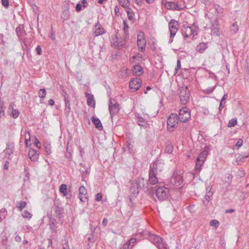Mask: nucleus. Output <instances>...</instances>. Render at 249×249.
Returning <instances> with one entry per match:
<instances>
[{"instance_id": "de8ad7c7", "label": "nucleus", "mask_w": 249, "mask_h": 249, "mask_svg": "<svg viewBox=\"0 0 249 249\" xmlns=\"http://www.w3.org/2000/svg\"><path fill=\"white\" fill-rule=\"evenodd\" d=\"M1 3L2 5L6 8H8L9 6V0H1Z\"/></svg>"}, {"instance_id": "864d4df0", "label": "nucleus", "mask_w": 249, "mask_h": 249, "mask_svg": "<svg viewBox=\"0 0 249 249\" xmlns=\"http://www.w3.org/2000/svg\"><path fill=\"white\" fill-rule=\"evenodd\" d=\"M36 50V52L37 53L38 55L41 54L42 50H41V48L39 45L37 46Z\"/></svg>"}, {"instance_id": "09e8293b", "label": "nucleus", "mask_w": 249, "mask_h": 249, "mask_svg": "<svg viewBox=\"0 0 249 249\" xmlns=\"http://www.w3.org/2000/svg\"><path fill=\"white\" fill-rule=\"evenodd\" d=\"M215 87V86H214L213 87H209L207 88L206 89H205V91L206 93H210L214 90Z\"/></svg>"}, {"instance_id": "0e129e2a", "label": "nucleus", "mask_w": 249, "mask_h": 249, "mask_svg": "<svg viewBox=\"0 0 249 249\" xmlns=\"http://www.w3.org/2000/svg\"><path fill=\"white\" fill-rule=\"evenodd\" d=\"M8 164H9V162L8 161H6L4 165V169H5V170L8 169V167H9Z\"/></svg>"}, {"instance_id": "4be33fe9", "label": "nucleus", "mask_w": 249, "mask_h": 249, "mask_svg": "<svg viewBox=\"0 0 249 249\" xmlns=\"http://www.w3.org/2000/svg\"><path fill=\"white\" fill-rule=\"evenodd\" d=\"M86 97L87 100V104L90 107L95 106V102L94 100L93 96L89 93H86Z\"/></svg>"}, {"instance_id": "338daca9", "label": "nucleus", "mask_w": 249, "mask_h": 249, "mask_svg": "<svg viewBox=\"0 0 249 249\" xmlns=\"http://www.w3.org/2000/svg\"><path fill=\"white\" fill-rule=\"evenodd\" d=\"M215 10L218 13L220 12V10L219 9L220 6L219 5L216 4L214 6Z\"/></svg>"}, {"instance_id": "58836bf2", "label": "nucleus", "mask_w": 249, "mask_h": 249, "mask_svg": "<svg viewBox=\"0 0 249 249\" xmlns=\"http://www.w3.org/2000/svg\"><path fill=\"white\" fill-rule=\"evenodd\" d=\"M14 146L13 145H8L6 149H5L6 153L9 155V157L10 154L13 153Z\"/></svg>"}, {"instance_id": "f03ea898", "label": "nucleus", "mask_w": 249, "mask_h": 249, "mask_svg": "<svg viewBox=\"0 0 249 249\" xmlns=\"http://www.w3.org/2000/svg\"><path fill=\"white\" fill-rule=\"evenodd\" d=\"M152 172L153 171H149L148 184L145 188V189H146V191H149V194L150 195H153L154 192V190L151 185H156L159 182L157 177L158 174Z\"/></svg>"}, {"instance_id": "9b49d317", "label": "nucleus", "mask_w": 249, "mask_h": 249, "mask_svg": "<svg viewBox=\"0 0 249 249\" xmlns=\"http://www.w3.org/2000/svg\"><path fill=\"white\" fill-rule=\"evenodd\" d=\"M163 168L164 164L160 160H157L150 166L149 171H153L152 172L158 174L162 171Z\"/></svg>"}, {"instance_id": "e433bc0d", "label": "nucleus", "mask_w": 249, "mask_h": 249, "mask_svg": "<svg viewBox=\"0 0 249 249\" xmlns=\"http://www.w3.org/2000/svg\"><path fill=\"white\" fill-rule=\"evenodd\" d=\"M24 133H25L24 138H25V144L27 146L28 141H30V139H31L30 133L29 131H26Z\"/></svg>"}, {"instance_id": "7c9ffc66", "label": "nucleus", "mask_w": 249, "mask_h": 249, "mask_svg": "<svg viewBox=\"0 0 249 249\" xmlns=\"http://www.w3.org/2000/svg\"><path fill=\"white\" fill-rule=\"evenodd\" d=\"M38 96L40 98V102H42L46 95V91L45 89H40L38 93Z\"/></svg>"}, {"instance_id": "774afa93", "label": "nucleus", "mask_w": 249, "mask_h": 249, "mask_svg": "<svg viewBox=\"0 0 249 249\" xmlns=\"http://www.w3.org/2000/svg\"><path fill=\"white\" fill-rule=\"evenodd\" d=\"M9 109L10 110H12V111L13 110V109H15L14 108V104H13V103H11V104H10L9 107Z\"/></svg>"}, {"instance_id": "8fccbe9b", "label": "nucleus", "mask_w": 249, "mask_h": 249, "mask_svg": "<svg viewBox=\"0 0 249 249\" xmlns=\"http://www.w3.org/2000/svg\"><path fill=\"white\" fill-rule=\"evenodd\" d=\"M243 140L242 139H239L235 144V146L238 148L240 147L243 144Z\"/></svg>"}, {"instance_id": "c85d7f7f", "label": "nucleus", "mask_w": 249, "mask_h": 249, "mask_svg": "<svg viewBox=\"0 0 249 249\" xmlns=\"http://www.w3.org/2000/svg\"><path fill=\"white\" fill-rule=\"evenodd\" d=\"M44 148L45 151L47 155H49L52 154V151L51 143H50L49 142H45Z\"/></svg>"}, {"instance_id": "ddd939ff", "label": "nucleus", "mask_w": 249, "mask_h": 249, "mask_svg": "<svg viewBox=\"0 0 249 249\" xmlns=\"http://www.w3.org/2000/svg\"><path fill=\"white\" fill-rule=\"evenodd\" d=\"M142 80L139 78H133L129 82V88L133 92L138 90L141 87Z\"/></svg>"}, {"instance_id": "f257e3e1", "label": "nucleus", "mask_w": 249, "mask_h": 249, "mask_svg": "<svg viewBox=\"0 0 249 249\" xmlns=\"http://www.w3.org/2000/svg\"><path fill=\"white\" fill-rule=\"evenodd\" d=\"M149 239L159 249H168L166 247V244L163 242L162 239L159 236L150 233Z\"/></svg>"}, {"instance_id": "6e6d98bb", "label": "nucleus", "mask_w": 249, "mask_h": 249, "mask_svg": "<svg viewBox=\"0 0 249 249\" xmlns=\"http://www.w3.org/2000/svg\"><path fill=\"white\" fill-rule=\"evenodd\" d=\"M213 24H214V26H219V22L217 18L215 19L213 21H211V26L213 25Z\"/></svg>"}, {"instance_id": "f8f14e48", "label": "nucleus", "mask_w": 249, "mask_h": 249, "mask_svg": "<svg viewBox=\"0 0 249 249\" xmlns=\"http://www.w3.org/2000/svg\"><path fill=\"white\" fill-rule=\"evenodd\" d=\"M119 104L113 99H110L108 104V108L110 115L117 114L119 111Z\"/></svg>"}, {"instance_id": "393cba45", "label": "nucleus", "mask_w": 249, "mask_h": 249, "mask_svg": "<svg viewBox=\"0 0 249 249\" xmlns=\"http://www.w3.org/2000/svg\"><path fill=\"white\" fill-rule=\"evenodd\" d=\"M133 72L136 75L140 76L142 73V68L140 65H136L134 66Z\"/></svg>"}, {"instance_id": "c03bdc74", "label": "nucleus", "mask_w": 249, "mask_h": 249, "mask_svg": "<svg viewBox=\"0 0 249 249\" xmlns=\"http://www.w3.org/2000/svg\"><path fill=\"white\" fill-rule=\"evenodd\" d=\"M19 115V112L17 109H13L11 113V116L14 118H17Z\"/></svg>"}, {"instance_id": "9d476101", "label": "nucleus", "mask_w": 249, "mask_h": 249, "mask_svg": "<svg viewBox=\"0 0 249 249\" xmlns=\"http://www.w3.org/2000/svg\"><path fill=\"white\" fill-rule=\"evenodd\" d=\"M190 116L191 115L190 112L189 111V109L186 107H184L180 109L178 117L181 122H186L188 121Z\"/></svg>"}, {"instance_id": "c756f323", "label": "nucleus", "mask_w": 249, "mask_h": 249, "mask_svg": "<svg viewBox=\"0 0 249 249\" xmlns=\"http://www.w3.org/2000/svg\"><path fill=\"white\" fill-rule=\"evenodd\" d=\"M130 190L134 195L138 194L140 191V189L138 187V185L135 183L134 182L132 183V185L130 188Z\"/></svg>"}, {"instance_id": "4c0bfd02", "label": "nucleus", "mask_w": 249, "mask_h": 249, "mask_svg": "<svg viewBox=\"0 0 249 249\" xmlns=\"http://www.w3.org/2000/svg\"><path fill=\"white\" fill-rule=\"evenodd\" d=\"M128 18L129 20H133L134 19V13L132 12L130 8H128L127 11Z\"/></svg>"}, {"instance_id": "0eeeda50", "label": "nucleus", "mask_w": 249, "mask_h": 249, "mask_svg": "<svg viewBox=\"0 0 249 249\" xmlns=\"http://www.w3.org/2000/svg\"><path fill=\"white\" fill-rule=\"evenodd\" d=\"M208 155V152L207 150H204L199 154L196 162V169L197 170L201 169V167L204 164Z\"/></svg>"}, {"instance_id": "72a5a7b5", "label": "nucleus", "mask_w": 249, "mask_h": 249, "mask_svg": "<svg viewBox=\"0 0 249 249\" xmlns=\"http://www.w3.org/2000/svg\"><path fill=\"white\" fill-rule=\"evenodd\" d=\"M116 46L118 47H122L125 42V40L126 38H125L124 39H122L121 38H119L118 37L116 36Z\"/></svg>"}, {"instance_id": "4d7b16f0", "label": "nucleus", "mask_w": 249, "mask_h": 249, "mask_svg": "<svg viewBox=\"0 0 249 249\" xmlns=\"http://www.w3.org/2000/svg\"><path fill=\"white\" fill-rule=\"evenodd\" d=\"M81 7H82V6H81V4H80V3H77L76 5V10L77 11V12H79L81 10Z\"/></svg>"}, {"instance_id": "473e14b6", "label": "nucleus", "mask_w": 249, "mask_h": 249, "mask_svg": "<svg viewBox=\"0 0 249 249\" xmlns=\"http://www.w3.org/2000/svg\"><path fill=\"white\" fill-rule=\"evenodd\" d=\"M230 30L232 34H236L239 30V26L236 23H233L231 26Z\"/></svg>"}, {"instance_id": "c9c22d12", "label": "nucleus", "mask_w": 249, "mask_h": 249, "mask_svg": "<svg viewBox=\"0 0 249 249\" xmlns=\"http://www.w3.org/2000/svg\"><path fill=\"white\" fill-rule=\"evenodd\" d=\"M22 216L24 218H28L30 219L32 217V214L28 211H24L22 214Z\"/></svg>"}, {"instance_id": "a211bd4d", "label": "nucleus", "mask_w": 249, "mask_h": 249, "mask_svg": "<svg viewBox=\"0 0 249 249\" xmlns=\"http://www.w3.org/2000/svg\"><path fill=\"white\" fill-rule=\"evenodd\" d=\"M136 241V238H131L123 246L121 249H132Z\"/></svg>"}, {"instance_id": "13d9d810", "label": "nucleus", "mask_w": 249, "mask_h": 249, "mask_svg": "<svg viewBox=\"0 0 249 249\" xmlns=\"http://www.w3.org/2000/svg\"><path fill=\"white\" fill-rule=\"evenodd\" d=\"M65 243L63 244V249H69L68 241L65 240Z\"/></svg>"}, {"instance_id": "a878e982", "label": "nucleus", "mask_w": 249, "mask_h": 249, "mask_svg": "<svg viewBox=\"0 0 249 249\" xmlns=\"http://www.w3.org/2000/svg\"><path fill=\"white\" fill-rule=\"evenodd\" d=\"M213 193L210 191L206 194L204 197V200H203V203L205 204L206 206L209 204L210 200L211 199V198L213 196Z\"/></svg>"}, {"instance_id": "bf43d9fd", "label": "nucleus", "mask_w": 249, "mask_h": 249, "mask_svg": "<svg viewBox=\"0 0 249 249\" xmlns=\"http://www.w3.org/2000/svg\"><path fill=\"white\" fill-rule=\"evenodd\" d=\"M15 240L17 242H20L21 241V238L18 235H17L15 236Z\"/></svg>"}, {"instance_id": "aec40b11", "label": "nucleus", "mask_w": 249, "mask_h": 249, "mask_svg": "<svg viewBox=\"0 0 249 249\" xmlns=\"http://www.w3.org/2000/svg\"><path fill=\"white\" fill-rule=\"evenodd\" d=\"M67 185L65 184H62L59 187V192L66 197V198L69 199L71 196L68 195Z\"/></svg>"}, {"instance_id": "423d86ee", "label": "nucleus", "mask_w": 249, "mask_h": 249, "mask_svg": "<svg viewBox=\"0 0 249 249\" xmlns=\"http://www.w3.org/2000/svg\"><path fill=\"white\" fill-rule=\"evenodd\" d=\"M161 4L165 8L168 10L181 11L183 9V7L177 2L167 1L166 0H162Z\"/></svg>"}, {"instance_id": "1a4fd4ad", "label": "nucleus", "mask_w": 249, "mask_h": 249, "mask_svg": "<svg viewBox=\"0 0 249 249\" xmlns=\"http://www.w3.org/2000/svg\"><path fill=\"white\" fill-rule=\"evenodd\" d=\"M146 41L144 37V34L140 31L137 36V45L140 51L143 52L145 51Z\"/></svg>"}, {"instance_id": "ea45409f", "label": "nucleus", "mask_w": 249, "mask_h": 249, "mask_svg": "<svg viewBox=\"0 0 249 249\" xmlns=\"http://www.w3.org/2000/svg\"><path fill=\"white\" fill-rule=\"evenodd\" d=\"M120 4L124 7H127L129 4V0H118Z\"/></svg>"}, {"instance_id": "49530a36", "label": "nucleus", "mask_w": 249, "mask_h": 249, "mask_svg": "<svg viewBox=\"0 0 249 249\" xmlns=\"http://www.w3.org/2000/svg\"><path fill=\"white\" fill-rule=\"evenodd\" d=\"M124 24V33L125 34V38H128V26L126 25L125 23Z\"/></svg>"}, {"instance_id": "412c9836", "label": "nucleus", "mask_w": 249, "mask_h": 249, "mask_svg": "<svg viewBox=\"0 0 249 249\" xmlns=\"http://www.w3.org/2000/svg\"><path fill=\"white\" fill-rule=\"evenodd\" d=\"M91 121L98 130H101L103 129V127L102 123L98 118L92 117Z\"/></svg>"}, {"instance_id": "6ab92c4d", "label": "nucleus", "mask_w": 249, "mask_h": 249, "mask_svg": "<svg viewBox=\"0 0 249 249\" xmlns=\"http://www.w3.org/2000/svg\"><path fill=\"white\" fill-rule=\"evenodd\" d=\"M105 33V30L104 28L102 27L101 25L98 22L95 25V31L94 32V36H97L100 35H102Z\"/></svg>"}, {"instance_id": "6e6552de", "label": "nucleus", "mask_w": 249, "mask_h": 249, "mask_svg": "<svg viewBox=\"0 0 249 249\" xmlns=\"http://www.w3.org/2000/svg\"><path fill=\"white\" fill-rule=\"evenodd\" d=\"M190 92L187 87H182L180 89L179 96L181 104H186L189 100Z\"/></svg>"}, {"instance_id": "5701e85b", "label": "nucleus", "mask_w": 249, "mask_h": 249, "mask_svg": "<svg viewBox=\"0 0 249 249\" xmlns=\"http://www.w3.org/2000/svg\"><path fill=\"white\" fill-rule=\"evenodd\" d=\"M208 47V45L207 43H200L197 46L196 51L199 53H202Z\"/></svg>"}, {"instance_id": "2f4dec72", "label": "nucleus", "mask_w": 249, "mask_h": 249, "mask_svg": "<svg viewBox=\"0 0 249 249\" xmlns=\"http://www.w3.org/2000/svg\"><path fill=\"white\" fill-rule=\"evenodd\" d=\"M27 205L26 201L18 202L16 204V208H18L20 211H21Z\"/></svg>"}, {"instance_id": "5fc2aeb1", "label": "nucleus", "mask_w": 249, "mask_h": 249, "mask_svg": "<svg viewBox=\"0 0 249 249\" xmlns=\"http://www.w3.org/2000/svg\"><path fill=\"white\" fill-rule=\"evenodd\" d=\"M180 67H181V62H180V61L179 59H178V61H177V67L176 68V72H177L178 71V70L180 68Z\"/></svg>"}, {"instance_id": "f3484780", "label": "nucleus", "mask_w": 249, "mask_h": 249, "mask_svg": "<svg viewBox=\"0 0 249 249\" xmlns=\"http://www.w3.org/2000/svg\"><path fill=\"white\" fill-rule=\"evenodd\" d=\"M28 156L32 161H36L38 159L39 153L37 151H36L33 149H31L29 151Z\"/></svg>"}, {"instance_id": "a19ab883", "label": "nucleus", "mask_w": 249, "mask_h": 249, "mask_svg": "<svg viewBox=\"0 0 249 249\" xmlns=\"http://www.w3.org/2000/svg\"><path fill=\"white\" fill-rule=\"evenodd\" d=\"M210 225L212 227L217 228L219 226V222L217 220L213 219L210 221Z\"/></svg>"}, {"instance_id": "7ed1b4c3", "label": "nucleus", "mask_w": 249, "mask_h": 249, "mask_svg": "<svg viewBox=\"0 0 249 249\" xmlns=\"http://www.w3.org/2000/svg\"><path fill=\"white\" fill-rule=\"evenodd\" d=\"M183 180V177L181 172L175 170L170 178V183L174 186H179L182 184Z\"/></svg>"}, {"instance_id": "79ce46f5", "label": "nucleus", "mask_w": 249, "mask_h": 249, "mask_svg": "<svg viewBox=\"0 0 249 249\" xmlns=\"http://www.w3.org/2000/svg\"><path fill=\"white\" fill-rule=\"evenodd\" d=\"M237 124V119H232L231 121H230L228 123V126L229 127H231L234 126Z\"/></svg>"}, {"instance_id": "4468645a", "label": "nucleus", "mask_w": 249, "mask_h": 249, "mask_svg": "<svg viewBox=\"0 0 249 249\" xmlns=\"http://www.w3.org/2000/svg\"><path fill=\"white\" fill-rule=\"evenodd\" d=\"M168 26L171 36H174L178 32L179 27L178 21L175 19H171L169 23Z\"/></svg>"}, {"instance_id": "a18cd8bd", "label": "nucleus", "mask_w": 249, "mask_h": 249, "mask_svg": "<svg viewBox=\"0 0 249 249\" xmlns=\"http://www.w3.org/2000/svg\"><path fill=\"white\" fill-rule=\"evenodd\" d=\"M6 215V211L5 209H2L0 210V222L2 220V217H5Z\"/></svg>"}, {"instance_id": "bb28decb", "label": "nucleus", "mask_w": 249, "mask_h": 249, "mask_svg": "<svg viewBox=\"0 0 249 249\" xmlns=\"http://www.w3.org/2000/svg\"><path fill=\"white\" fill-rule=\"evenodd\" d=\"M134 183L138 185V187L139 188L140 190L142 188H144V189L145 188L144 187V180L143 178H138L134 182ZM145 191H147L146 189L145 190Z\"/></svg>"}, {"instance_id": "603ef678", "label": "nucleus", "mask_w": 249, "mask_h": 249, "mask_svg": "<svg viewBox=\"0 0 249 249\" xmlns=\"http://www.w3.org/2000/svg\"><path fill=\"white\" fill-rule=\"evenodd\" d=\"M35 144L36 145V146H37V147H38V148H40V142L39 141V140H38V139L36 137H35Z\"/></svg>"}, {"instance_id": "37998d69", "label": "nucleus", "mask_w": 249, "mask_h": 249, "mask_svg": "<svg viewBox=\"0 0 249 249\" xmlns=\"http://www.w3.org/2000/svg\"><path fill=\"white\" fill-rule=\"evenodd\" d=\"M165 150L168 153H171L173 151L172 145L169 143H167Z\"/></svg>"}, {"instance_id": "2eb2a0df", "label": "nucleus", "mask_w": 249, "mask_h": 249, "mask_svg": "<svg viewBox=\"0 0 249 249\" xmlns=\"http://www.w3.org/2000/svg\"><path fill=\"white\" fill-rule=\"evenodd\" d=\"M78 197L82 202H86L88 200L87 191L84 186H81L79 188Z\"/></svg>"}, {"instance_id": "dca6fc26", "label": "nucleus", "mask_w": 249, "mask_h": 249, "mask_svg": "<svg viewBox=\"0 0 249 249\" xmlns=\"http://www.w3.org/2000/svg\"><path fill=\"white\" fill-rule=\"evenodd\" d=\"M195 30L190 26H184L182 29V35L185 38H188L194 34Z\"/></svg>"}, {"instance_id": "3c124183", "label": "nucleus", "mask_w": 249, "mask_h": 249, "mask_svg": "<svg viewBox=\"0 0 249 249\" xmlns=\"http://www.w3.org/2000/svg\"><path fill=\"white\" fill-rule=\"evenodd\" d=\"M102 196L101 194L98 193L96 195L95 200L97 201H101L102 200Z\"/></svg>"}, {"instance_id": "e2e57ef3", "label": "nucleus", "mask_w": 249, "mask_h": 249, "mask_svg": "<svg viewBox=\"0 0 249 249\" xmlns=\"http://www.w3.org/2000/svg\"><path fill=\"white\" fill-rule=\"evenodd\" d=\"M4 115V110L3 107H0V116H3Z\"/></svg>"}, {"instance_id": "20e7f679", "label": "nucleus", "mask_w": 249, "mask_h": 249, "mask_svg": "<svg viewBox=\"0 0 249 249\" xmlns=\"http://www.w3.org/2000/svg\"><path fill=\"white\" fill-rule=\"evenodd\" d=\"M156 194L160 201H163L169 196V189L164 186L158 187L156 190Z\"/></svg>"}, {"instance_id": "052dcab7", "label": "nucleus", "mask_w": 249, "mask_h": 249, "mask_svg": "<svg viewBox=\"0 0 249 249\" xmlns=\"http://www.w3.org/2000/svg\"><path fill=\"white\" fill-rule=\"evenodd\" d=\"M228 93H226V94H225L223 95V97L222 98L221 100V101H220V102H221V103H223V102L224 101H225V100L228 98Z\"/></svg>"}, {"instance_id": "b1692460", "label": "nucleus", "mask_w": 249, "mask_h": 249, "mask_svg": "<svg viewBox=\"0 0 249 249\" xmlns=\"http://www.w3.org/2000/svg\"><path fill=\"white\" fill-rule=\"evenodd\" d=\"M66 93L65 92V95H64V101L65 103V112L66 114L68 115L70 113L71 109L70 107V101L67 98V97H66Z\"/></svg>"}, {"instance_id": "f704fd0d", "label": "nucleus", "mask_w": 249, "mask_h": 249, "mask_svg": "<svg viewBox=\"0 0 249 249\" xmlns=\"http://www.w3.org/2000/svg\"><path fill=\"white\" fill-rule=\"evenodd\" d=\"M16 30L17 35L18 36H22L23 34L25 32V31L24 30L23 27H21L20 26H18V27H17Z\"/></svg>"}, {"instance_id": "cd10ccee", "label": "nucleus", "mask_w": 249, "mask_h": 249, "mask_svg": "<svg viewBox=\"0 0 249 249\" xmlns=\"http://www.w3.org/2000/svg\"><path fill=\"white\" fill-rule=\"evenodd\" d=\"M212 34L214 36H219L220 35V30L218 26H214V24L211 26Z\"/></svg>"}, {"instance_id": "69168bd1", "label": "nucleus", "mask_w": 249, "mask_h": 249, "mask_svg": "<svg viewBox=\"0 0 249 249\" xmlns=\"http://www.w3.org/2000/svg\"><path fill=\"white\" fill-rule=\"evenodd\" d=\"M54 104V102L53 99H50L48 101V104L51 106H53Z\"/></svg>"}, {"instance_id": "39448f33", "label": "nucleus", "mask_w": 249, "mask_h": 249, "mask_svg": "<svg viewBox=\"0 0 249 249\" xmlns=\"http://www.w3.org/2000/svg\"><path fill=\"white\" fill-rule=\"evenodd\" d=\"M178 120L177 114L172 113L170 114L167 121V128L169 131H173V128L177 125Z\"/></svg>"}, {"instance_id": "680f3d73", "label": "nucleus", "mask_w": 249, "mask_h": 249, "mask_svg": "<svg viewBox=\"0 0 249 249\" xmlns=\"http://www.w3.org/2000/svg\"><path fill=\"white\" fill-rule=\"evenodd\" d=\"M107 222H108V220H107V219L105 218L103 221H102V224L104 226H106L107 224Z\"/></svg>"}]
</instances>
